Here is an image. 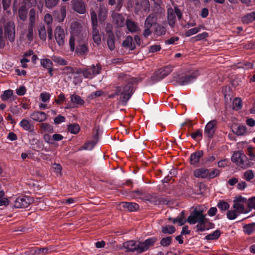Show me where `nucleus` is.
Instances as JSON below:
<instances>
[{
	"mask_svg": "<svg viewBox=\"0 0 255 255\" xmlns=\"http://www.w3.org/2000/svg\"><path fill=\"white\" fill-rule=\"evenodd\" d=\"M157 240L156 237L149 238L142 242L130 240L124 242L123 247L127 249V252H136L137 254H141L153 247Z\"/></svg>",
	"mask_w": 255,
	"mask_h": 255,
	"instance_id": "obj_1",
	"label": "nucleus"
},
{
	"mask_svg": "<svg viewBox=\"0 0 255 255\" xmlns=\"http://www.w3.org/2000/svg\"><path fill=\"white\" fill-rule=\"evenodd\" d=\"M232 161L243 168L250 167L252 165L248 157L242 151L235 152L232 156Z\"/></svg>",
	"mask_w": 255,
	"mask_h": 255,
	"instance_id": "obj_2",
	"label": "nucleus"
},
{
	"mask_svg": "<svg viewBox=\"0 0 255 255\" xmlns=\"http://www.w3.org/2000/svg\"><path fill=\"white\" fill-rule=\"evenodd\" d=\"M91 18L92 25V35L94 42L99 45L101 42L99 30L98 28V20L97 12L94 10L91 11Z\"/></svg>",
	"mask_w": 255,
	"mask_h": 255,
	"instance_id": "obj_3",
	"label": "nucleus"
},
{
	"mask_svg": "<svg viewBox=\"0 0 255 255\" xmlns=\"http://www.w3.org/2000/svg\"><path fill=\"white\" fill-rule=\"evenodd\" d=\"M199 75L198 71L188 72L183 76L177 78L176 81L181 86L188 85L194 82Z\"/></svg>",
	"mask_w": 255,
	"mask_h": 255,
	"instance_id": "obj_4",
	"label": "nucleus"
},
{
	"mask_svg": "<svg viewBox=\"0 0 255 255\" xmlns=\"http://www.w3.org/2000/svg\"><path fill=\"white\" fill-rule=\"evenodd\" d=\"M143 201L155 205H168L170 202L167 198L159 197L156 194H150L147 193L145 196H144Z\"/></svg>",
	"mask_w": 255,
	"mask_h": 255,
	"instance_id": "obj_5",
	"label": "nucleus"
},
{
	"mask_svg": "<svg viewBox=\"0 0 255 255\" xmlns=\"http://www.w3.org/2000/svg\"><path fill=\"white\" fill-rule=\"evenodd\" d=\"M134 91L133 84L132 82H128L123 87V96L121 97L120 101L123 105L127 104Z\"/></svg>",
	"mask_w": 255,
	"mask_h": 255,
	"instance_id": "obj_6",
	"label": "nucleus"
},
{
	"mask_svg": "<svg viewBox=\"0 0 255 255\" xmlns=\"http://www.w3.org/2000/svg\"><path fill=\"white\" fill-rule=\"evenodd\" d=\"M33 200L32 198L26 196L17 197L14 201L13 206L15 208H25L32 204Z\"/></svg>",
	"mask_w": 255,
	"mask_h": 255,
	"instance_id": "obj_7",
	"label": "nucleus"
},
{
	"mask_svg": "<svg viewBox=\"0 0 255 255\" xmlns=\"http://www.w3.org/2000/svg\"><path fill=\"white\" fill-rule=\"evenodd\" d=\"M205 218V216L203 214V211L195 209L188 217L187 222L190 224L193 225L198 223L201 219L203 220Z\"/></svg>",
	"mask_w": 255,
	"mask_h": 255,
	"instance_id": "obj_8",
	"label": "nucleus"
},
{
	"mask_svg": "<svg viewBox=\"0 0 255 255\" xmlns=\"http://www.w3.org/2000/svg\"><path fill=\"white\" fill-rule=\"evenodd\" d=\"M15 25L13 22H7L4 26V35L6 38L12 42L15 40Z\"/></svg>",
	"mask_w": 255,
	"mask_h": 255,
	"instance_id": "obj_9",
	"label": "nucleus"
},
{
	"mask_svg": "<svg viewBox=\"0 0 255 255\" xmlns=\"http://www.w3.org/2000/svg\"><path fill=\"white\" fill-rule=\"evenodd\" d=\"M99 134V129L94 128L93 131V139L85 143L83 146L80 147L79 148V150L92 149L98 141Z\"/></svg>",
	"mask_w": 255,
	"mask_h": 255,
	"instance_id": "obj_10",
	"label": "nucleus"
},
{
	"mask_svg": "<svg viewBox=\"0 0 255 255\" xmlns=\"http://www.w3.org/2000/svg\"><path fill=\"white\" fill-rule=\"evenodd\" d=\"M101 69L99 66H96L94 65H92V66L82 70L80 73H82L85 78L92 79L95 75L100 73Z\"/></svg>",
	"mask_w": 255,
	"mask_h": 255,
	"instance_id": "obj_11",
	"label": "nucleus"
},
{
	"mask_svg": "<svg viewBox=\"0 0 255 255\" xmlns=\"http://www.w3.org/2000/svg\"><path fill=\"white\" fill-rule=\"evenodd\" d=\"M216 120H212L206 125L204 132L209 138H212L214 136L216 130Z\"/></svg>",
	"mask_w": 255,
	"mask_h": 255,
	"instance_id": "obj_12",
	"label": "nucleus"
},
{
	"mask_svg": "<svg viewBox=\"0 0 255 255\" xmlns=\"http://www.w3.org/2000/svg\"><path fill=\"white\" fill-rule=\"evenodd\" d=\"M65 34L64 29L60 26H57L55 30V38L60 46H62L65 43Z\"/></svg>",
	"mask_w": 255,
	"mask_h": 255,
	"instance_id": "obj_13",
	"label": "nucleus"
},
{
	"mask_svg": "<svg viewBox=\"0 0 255 255\" xmlns=\"http://www.w3.org/2000/svg\"><path fill=\"white\" fill-rule=\"evenodd\" d=\"M108 25H110V23H108L107 24V26L106 28V31L108 34L107 38V44L109 48L111 50H114L115 48V35L113 31L111 30V29H108Z\"/></svg>",
	"mask_w": 255,
	"mask_h": 255,
	"instance_id": "obj_14",
	"label": "nucleus"
},
{
	"mask_svg": "<svg viewBox=\"0 0 255 255\" xmlns=\"http://www.w3.org/2000/svg\"><path fill=\"white\" fill-rule=\"evenodd\" d=\"M119 206L121 210H127L129 212L136 211L139 209V205L133 202H122Z\"/></svg>",
	"mask_w": 255,
	"mask_h": 255,
	"instance_id": "obj_15",
	"label": "nucleus"
},
{
	"mask_svg": "<svg viewBox=\"0 0 255 255\" xmlns=\"http://www.w3.org/2000/svg\"><path fill=\"white\" fill-rule=\"evenodd\" d=\"M209 220L208 219H206V218L203 220H201L200 221H199L198 223V224L196 226V232H204L206 230H208L209 229L213 228V226L214 225L211 223H209V225L210 226H207L206 224L207 222H208Z\"/></svg>",
	"mask_w": 255,
	"mask_h": 255,
	"instance_id": "obj_16",
	"label": "nucleus"
},
{
	"mask_svg": "<svg viewBox=\"0 0 255 255\" xmlns=\"http://www.w3.org/2000/svg\"><path fill=\"white\" fill-rule=\"evenodd\" d=\"M113 23L117 26L122 27L125 24V17L122 14L113 12L112 14Z\"/></svg>",
	"mask_w": 255,
	"mask_h": 255,
	"instance_id": "obj_17",
	"label": "nucleus"
},
{
	"mask_svg": "<svg viewBox=\"0 0 255 255\" xmlns=\"http://www.w3.org/2000/svg\"><path fill=\"white\" fill-rule=\"evenodd\" d=\"M77 55L80 57L85 56L89 52V48L87 43H82L77 45L75 49Z\"/></svg>",
	"mask_w": 255,
	"mask_h": 255,
	"instance_id": "obj_18",
	"label": "nucleus"
},
{
	"mask_svg": "<svg viewBox=\"0 0 255 255\" xmlns=\"http://www.w3.org/2000/svg\"><path fill=\"white\" fill-rule=\"evenodd\" d=\"M203 156L202 150H198L190 155L189 158L190 163L192 165H196L200 162V158Z\"/></svg>",
	"mask_w": 255,
	"mask_h": 255,
	"instance_id": "obj_19",
	"label": "nucleus"
},
{
	"mask_svg": "<svg viewBox=\"0 0 255 255\" xmlns=\"http://www.w3.org/2000/svg\"><path fill=\"white\" fill-rule=\"evenodd\" d=\"M99 21L102 23L107 18L108 10L104 4H100L97 10Z\"/></svg>",
	"mask_w": 255,
	"mask_h": 255,
	"instance_id": "obj_20",
	"label": "nucleus"
},
{
	"mask_svg": "<svg viewBox=\"0 0 255 255\" xmlns=\"http://www.w3.org/2000/svg\"><path fill=\"white\" fill-rule=\"evenodd\" d=\"M30 118L33 121L43 122L47 119V115L43 112H34L30 114Z\"/></svg>",
	"mask_w": 255,
	"mask_h": 255,
	"instance_id": "obj_21",
	"label": "nucleus"
},
{
	"mask_svg": "<svg viewBox=\"0 0 255 255\" xmlns=\"http://www.w3.org/2000/svg\"><path fill=\"white\" fill-rule=\"evenodd\" d=\"M19 126L24 130L28 131L32 133H34V126L33 124L30 123V122L26 119H22L19 123Z\"/></svg>",
	"mask_w": 255,
	"mask_h": 255,
	"instance_id": "obj_22",
	"label": "nucleus"
},
{
	"mask_svg": "<svg viewBox=\"0 0 255 255\" xmlns=\"http://www.w3.org/2000/svg\"><path fill=\"white\" fill-rule=\"evenodd\" d=\"M73 7L75 11L80 14H84L86 12L85 3L82 0H77L73 4Z\"/></svg>",
	"mask_w": 255,
	"mask_h": 255,
	"instance_id": "obj_23",
	"label": "nucleus"
},
{
	"mask_svg": "<svg viewBox=\"0 0 255 255\" xmlns=\"http://www.w3.org/2000/svg\"><path fill=\"white\" fill-rule=\"evenodd\" d=\"M122 46L125 48H128L131 51L134 50L136 47L133 38L130 35L127 36L126 38L123 41Z\"/></svg>",
	"mask_w": 255,
	"mask_h": 255,
	"instance_id": "obj_24",
	"label": "nucleus"
},
{
	"mask_svg": "<svg viewBox=\"0 0 255 255\" xmlns=\"http://www.w3.org/2000/svg\"><path fill=\"white\" fill-rule=\"evenodd\" d=\"M127 29L131 33L136 32L139 30L137 23L130 19H127L126 22Z\"/></svg>",
	"mask_w": 255,
	"mask_h": 255,
	"instance_id": "obj_25",
	"label": "nucleus"
},
{
	"mask_svg": "<svg viewBox=\"0 0 255 255\" xmlns=\"http://www.w3.org/2000/svg\"><path fill=\"white\" fill-rule=\"evenodd\" d=\"M167 20L170 27H174L176 22V16L173 9L171 7L167 9Z\"/></svg>",
	"mask_w": 255,
	"mask_h": 255,
	"instance_id": "obj_26",
	"label": "nucleus"
},
{
	"mask_svg": "<svg viewBox=\"0 0 255 255\" xmlns=\"http://www.w3.org/2000/svg\"><path fill=\"white\" fill-rule=\"evenodd\" d=\"M209 169L205 168H201L197 169L194 171V176L197 178H201L202 179H207L208 173Z\"/></svg>",
	"mask_w": 255,
	"mask_h": 255,
	"instance_id": "obj_27",
	"label": "nucleus"
},
{
	"mask_svg": "<svg viewBox=\"0 0 255 255\" xmlns=\"http://www.w3.org/2000/svg\"><path fill=\"white\" fill-rule=\"evenodd\" d=\"M71 28L72 35L78 36L81 31L82 26L79 22L75 21L72 23Z\"/></svg>",
	"mask_w": 255,
	"mask_h": 255,
	"instance_id": "obj_28",
	"label": "nucleus"
},
{
	"mask_svg": "<svg viewBox=\"0 0 255 255\" xmlns=\"http://www.w3.org/2000/svg\"><path fill=\"white\" fill-rule=\"evenodd\" d=\"M243 229L246 235H251L255 232V223L245 224L243 226Z\"/></svg>",
	"mask_w": 255,
	"mask_h": 255,
	"instance_id": "obj_29",
	"label": "nucleus"
},
{
	"mask_svg": "<svg viewBox=\"0 0 255 255\" xmlns=\"http://www.w3.org/2000/svg\"><path fill=\"white\" fill-rule=\"evenodd\" d=\"M255 20V11L246 14L242 17V21L245 24H249Z\"/></svg>",
	"mask_w": 255,
	"mask_h": 255,
	"instance_id": "obj_30",
	"label": "nucleus"
},
{
	"mask_svg": "<svg viewBox=\"0 0 255 255\" xmlns=\"http://www.w3.org/2000/svg\"><path fill=\"white\" fill-rule=\"evenodd\" d=\"M154 32L158 36H161L164 35L166 33L165 27L159 23H155L154 24Z\"/></svg>",
	"mask_w": 255,
	"mask_h": 255,
	"instance_id": "obj_31",
	"label": "nucleus"
},
{
	"mask_svg": "<svg viewBox=\"0 0 255 255\" xmlns=\"http://www.w3.org/2000/svg\"><path fill=\"white\" fill-rule=\"evenodd\" d=\"M41 133L46 132L48 133H53L54 132L53 127L48 123H41L39 125Z\"/></svg>",
	"mask_w": 255,
	"mask_h": 255,
	"instance_id": "obj_32",
	"label": "nucleus"
},
{
	"mask_svg": "<svg viewBox=\"0 0 255 255\" xmlns=\"http://www.w3.org/2000/svg\"><path fill=\"white\" fill-rule=\"evenodd\" d=\"M147 193L141 189H137L132 191L130 196L135 198H139L143 200L144 196H145Z\"/></svg>",
	"mask_w": 255,
	"mask_h": 255,
	"instance_id": "obj_33",
	"label": "nucleus"
},
{
	"mask_svg": "<svg viewBox=\"0 0 255 255\" xmlns=\"http://www.w3.org/2000/svg\"><path fill=\"white\" fill-rule=\"evenodd\" d=\"M150 78L151 80L152 81V83H155L164 78V77L162 75L160 70L158 69L154 72Z\"/></svg>",
	"mask_w": 255,
	"mask_h": 255,
	"instance_id": "obj_34",
	"label": "nucleus"
},
{
	"mask_svg": "<svg viewBox=\"0 0 255 255\" xmlns=\"http://www.w3.org/2000/svg\"><path fill=\"white\" fill-rule=\"evenodd\" d=\"M54 248L52 246H48L44 248L37 249L35 252L37 255H46L51 253L53 251Z\"/></svg>",
	"mask_w": 255,
	"mask_h": 255,
	"instance_id": "obj_35",
	"label": "nucleus"
},
{
	"mask_svg": "<svg viewBox=\"0 0 255 255\" xmlns=\"http://www.w3.org/2000/svg\"><path fill=\"white\" fill-rule=\"evenodd\" d=\"M30 144L33 146L32 149L34 150H38L43 147V144L39 140L35 138L30 140Z\"/></svg>",
	"mask_w": 255,
	"mask_h": 255,
	"instance_id": "obj_36",
	"label": "nucleus"
},
{
	"mask_svg": "<svg viewBox=\"0 0 255 255\" xmlns=\"http://www.w3.org/2000/svg\"><path fill=\"white\" fill-rule=\"evenodd\" d=\"M221 234V231L219 230H216L213 233L207 235L204 239L207 241L217 240L220 237Z\"/></svg>",
	"mask_w": 255,
	"mask_h": 255,
	"instance_id": "obj_37",
	"label": "nucleus"
},
{
	"mask_svg": "<svg viewBox=\"0 0 255 255\" xmlns=\"http://www.w3.org/2000/svg\"><path fill=\"white\" fill-rule=\"evenodd\" d=\"M71 102L74 105H83L85 103L84 101L80 96L73 94L70 96Z\"/></svg>",
	"mask_w": 255,
	"mask_h": 255,
	"instance_id": "obj_38",
	"label": "nucleus"
},
{
	"mask_svg": "<svg viewBox=\"0 0 255 255\" xmlns=\"http://www.w3.org/2000/svg\"><path fill=\"white\" fill-rule=\"evenodd\" d=\"M156 18V15L154 13L150 14L146 18L144 22V25L152 26H154V24L156 23L155 22V18Z\"/></svg>",
	"mask_w": 255,
	"mask_h": 255,
	"instance_id": "obj_39",
	"label": "nucleus"
},
{
	"mask_svg": "<svg viewBox=\"0 0 255 255\" xmlns=\"http://www.w3.org/2000/svg\"><path fill=\"white\" fill-rule=\"evenodd\" d=\"M233 208L235 209L236 212L239 213H248V209H246L244 204L240 203L234 202Z\"/></svg>",
	"mask_w": 255,
	"mask_h": 255,
	"instance_id": "obj_40",
	"label": "nucleus"
},
{
	"mask_svg": "<svg viewBox=\"0 0 255 255\" xmlns=\"http://www.w3.org/2000/svg\"><path fill=\"white\" fill-rule=\"evenodd\" d=\"M172 240L173 238L171 236L163 237L160 240V245L161 247L164 248L167 247L172 244Z\"/></svg>",
	"mask_w": 255,
	"mask_h": 255,
	"instance_id": "obj_41",
	"label": "nucleus"
},
{
	"mask_svg": "<svg viewBox=\"0 0 255 255\" xmlns=\"http://www.w3.org/2000/svg\"><path fill=\"white\" fill-rule=\"evenodd\" d=\"M135 7H144L145 11H148L149 9V2L148 0H142L137 1L135 3Z\"/></svg>",
	"mask_w": 255,
	"mask_h": 255,
	"instance_id": "obj_42",
	"label": "nucleus"
},
{
	"mask_svg": "<svg viewBox=\"0 0 255 255\" xmlns=\"http://www.w3.org/2000/svg\"><path fill=\"white\" fill-rule=\"evenodd\" d=\"M176 231L175 228L172 225H166L161 227V232L165 234L171 235Z\"/></svg>",
	"mask_w": 255,
	"mask_h": 255,
	"instance_id": "obj_43",
	"label": "nucleus"
},
{
	"mask_svg": "<svg viewBox=\"0 0 255 255\" xmlns=\"http://www.w3.org/2000/svg\"><path fill=\"white\" fill-rule=\"evenodd\" d=\"M27 9L25 6H21L18 9V17L22 21H25L27 18Z\"/></svg>",
	"mask_w": 255,
	"mask_h": 255,
	"instance_id": "obj_44",
	"label": "nucleus"
},
{
	"mask_svg": "<svg viewBox=\"0 0 255 255\" xmlns=\"http://www.w3.org/2000/svg\"><path fill=\"white\" fill-rule=\"evenodd\" d=\"M68 131L72 134H76L80 130V126L77 124H71L68 126Z\"/></svg>",
	"mask_w": 255,
	"mask_h": 255,
	"instance_id": "obj_45",
	"label": "nucleus"
},
{
	"mask_svg": "<svg viewBox=\"0 0 255 255\" xmlns=\"http://www.w3.org/2000/svg\"><path fill=\"white\" fill-rule=\"evenodd\" d=\"M217 206L222 212L228 210L230 208V205L229 203L224 200L220 201L218 203Z\"/></svg>",
	"mask_w": 255,
	"mask_h": 255,
	"instance_id": "obj_46",
	"label": "nucleus"
},
{
	"mask_svg": "<svg viewBox=\"0 0 255 255\" xmlns=\"http://www.w3.org/2000/svg\"><path fill=\"white\" fill-rule=\"evenodd\" d=\"M40 65L44 69H48L53 67V62L51 60L48 58L40 59Z\"/></svg>",
	"mask_w": 255,
	"mask_h": 255,
	"instance_id": "obj_47",
	"label": "nucleus"
},
{
	"mask_svg": "<svg viewBox=\"0 0 255 255\" xmlns=\"http://www.w3.org/2000/svg\"><path fill=\"white\" fill-rule=\"evenodd\" d=\"M220 174V171L218 169H213L212 170L209 169L208 173L207 179L211 180L216 177H218Z\"/></svg>",
	"mask_w": 255,
	"mask_h": 255,
	"instance_id": "obj_48",
	"label": "nucleus"
},
{
	"mask_svg": "<svg viewBox=\"0 0 255 255\" xmlns=\"http://www.w3.org/2000/svg\"><path fill=\"white\" fill-rule=\"evenodd\" d=\"M174 66L172 65H168L165 66L162 68L159 69L161 72L163 77H166L173 70Z\"/></svg>",
	"mask_w": 255,
	"mask_h": 255,
	"instance_id": "obj_49",
	"label": "nucleus"
},
{
	"mask_svg": "<svg viewBox=\"0 0 255 255\" xmlns=\"http://www.w3.org/2000/svg\"><path fill=\"white\" fill-rule=\"evenodd\" d=\"M247 206L248 207L247 209L248 213L250 212L252 209H255V196L248 199Z\"/></svg>",
	"mask_w": 255,
	"mask_h": 255,
	"instance_id": "obj_50",
	"label": "nucleus"
},
{
	"mask_svg": "<svg viewBox=\"0 0 255 255\" xmlns=\"http://www.w3.org/2000/svg\"><path fill=\"white\" fill-rule=\"evenodd\" d=\"M52 60L55 63H56L61 66H64L67 64V61L66 60L59 56H52Z\"/></svg>",
	"mask_w": 255,
	"mask_h": 255,
	"instance_id": "obj_51",
	"label": "nucleus"
},
{
	"mask_svg": "<svg viewBox=\"0 0 255 255\" xmlns=\"http://www.w3.org/2000/svg\"><path fill=\"white\" fill-rule=\"evenodd\" d=\"M242 107V102L240 98H235L233 102V108L236 110H240Z\"/></svg>",
	"mask_w": 255,
	"mask_h": 255,
	"instance_id": "obj_52",
	"label": "nucleus"
},
{
	"mask_svg": "<svg viewBox=\"0 0 255 255\" xmlns=\"http://www.w3.org/2000/svg\"><path fill=\"white\" fill-rule=\"evenodd\" d=\"M13 95V91L11 90H5L1 96L2 101H5L9 99Z\"/></svg>",
	"mask_w": 255,
	"mask_h": 255,
	"instance_id": "obj_53",
	"label": "nucleus"
},
{
	"mask_svg": "<svg viewBox=\"0 0 255 255\" xmlns=\"http://www.w3.org/2000/svg\"><path fill=\"white\" fill-rule=\"evenodd\" d=\"M169 174L171 175V176H169V175H168L164 178V179L163 180V182L168 183L171 180L172 177L175 176L177 174V171L176 170V169L172 168L169 171Z\"/></svg>",
	"mask_w": 255,
	"mask_h": 255,
	"instance_id": "obj_54",
	"label": "nucleus"
},
{
	"mask_svg": "<svg viewBox=\"0 0 255 255\" xmlns=\"http://www.w3.org/2000/svg\"><path fill=\"white\" fill-rule=\"evenodd\" d=\"M247 131L246 127L244 126H239L238 127L235 131L233 132L237 135H243Z\"/></svg>",
	"mask_w": 255,
	"mask_h": 255,
	"instance_id": "obj_55",
	"label": "nucleus"
},
{
	"mask_svg": "<svg viewBox=\"0 0 255 255\" xmlns=\"http://www.w3.org/2000/svg\"><path fill=\"white\" fill-rule=\"evenodd\" d=\"M247 154L250 157L251 160L255 161V148L252 146H249L247 148Z\"/></svg>",
	"mask_w": 255,
	"mask_h": 255,
	"instance_id": "obj_56",
	"label": "nucleus"
},
{
	"mask_svg": "<svg viewBox=\"0 0 255 255\" xmlns=\"http://www.w3.org/2000/svg\"><path fill=\"white\" fill-rule=\"evenodd\" d=\"M39 36L41 40L45 41L46 39V31L44 26H41L39 29Z\"/></svg>",
	"mask_w": 255,
	"mask_h": 255,
	"instance_id": "obj_57",
	"label": "nucleus"
},
{
	"mask_svg": "<svg viewBox=\"0 0 255 255\" xmlns=\"http://www.w3.org/2000/svg\"><path fill=\"white\" fill-rule=\"evenodd\" d=\"M254 177L253 171L251 170H248L244 172V178L247 181H250Z\"/></svg>",
	"mask_w": 255,
	"mask_h": 255,
	"instance_id": "obj_58",
	"label": "nucleus"
},
{
	"mask_svg": "<svg viewBox=\"0 0 255 255\" xmlns=\"http://www.w3.org/2000/svg\"><path fill=\"white\" fill-rule=\"evenodd\" d=\"M59 0H45V6L51 8L57 5Z\"/></svg>",
	"mask_w": 255,
	"mask_h": 255,
	"instance_id": "obj_59",
	"label": "nucleus"
},
{
	"mask_svg": "<svg viewBox=\"0 0 255 255\" xmlns=\"http://www.w3.org/2000/svg\"><path fill=\"white\" fill-rule=\"evenodd\" d=\"M35 11L33 8H31L29 11V25L34 26L35 24Z\"/></svg>",
	"mask_w": 255,
	"mask_h": 255,
	"instance_id": "obj_60",
	"label": "nucleus"
},
{
	"mask_svg": "<svg viewBox=\"0 0 255 255\" xmlns=\"http://www.w3.org/2000/svg\"><path fill=\"white\" fill-rule=\"evenodd\" d=\"M11 0H2V7L4 10L6 11L7 13H10L9 9L11 5Z\"/></svg>",
	"mask_w": 255,
	"mask_h": 255,
	"instance_id": "obj_61",
	"label": "nucleus"
},
{
	"mask_svg": "<svg viewBox=\"0 0 255 255\" xmlns=\"http://www.w3.org/2000/svg\"><path fill=\"white\" fill-rule=\"evenodd\" d=\"M200 30V27H195L191 28L187 31H186L185 33V35L186 37H189L192 35L195 34L197 33Z\"/></svg>",
	"mask_w": 255,
	"mask_h": 255,
	"instance_id": "obj_62",
	"label": "nucleus"
},
{
	"mask_svg": "<svg viewBox=\"0 0 255 255\" xmlns=\"http://www.w3.org/2000/svg\"><path fill=\"white\" fill-rule=\"evenodd\" d=\"M209 36V34L208 32H204L202 33H200L196 36L193 37L192 39H194L195 41H199L201 40L205 39Z\"/></svg>",
	"mask_w": 255,
	"mask_h": 255,
	"instance_id": "obj_63",
	"label": "nucleus"
},
{
	"mask_svg": "<svg viewBox=\"0 0 255 255\" xmlns=\"http://www.w3.org/2000/svg\"><path fill=\"white\" fill-rule=\"evenodd\" d=\"M40 97L43 102H47L49 101L51 96L49 93L44 92L40 94Z\"/></svg>",
	"mask_w": 255,
	"mask_h": 255,
	"instance_id": "obj_64",
	"label": "nucleus"
}]
</instances>
